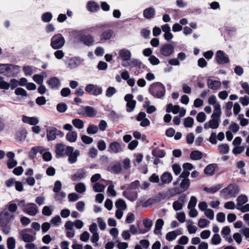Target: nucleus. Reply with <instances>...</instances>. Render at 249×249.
Instances as JSON below:
<instances>
[{
    "label": "nucleus",
    "instance_id": "nucleus-32",
    "mask_svg": "<svg viewBox=\"0 0 249 249\" xmlns=\"http://www.w3.org/2000/svg\"><path fill=\"white\" fill-rule=\"evenodd\" d=\"M143 224L145 227V229L140 231V233L142 234L145 233L150 231L152 226L153 222L151 219L146 218L143 220Z\"/></svg>",
    "mask_w": 249,
    "mask_h": 249
},
{
    "label": "nucleus",
    "instance_id": "nucleus-4",
    "mask_svg": "<svg viewBox=\"0 0 249 249\" xmlns=\"http://www.w3.org/2000/svg\"><path fill=\"white\" fill-rule=\"evenodd\" d=\"M65 44V39L61 34H57L51 39L50 45L54 50H59L63 47Z\"/></svg>",
    "mask_w": 249,
    "mask_h": 249
},
{
    "label": "nucleus",
    "instance_id": "nucleus-38",
    "mask_svg": "<svg viewBox=\"0 0 249 249\" xmlns=\"http://www.w3.org/2000/svg\"><path fill=\"white\" fill-rule=\"evenodd\" d=\"M82 41L87 46H91L94 43V39L91 35H84L82 36Z\"/></svg>",
    "mask_w": 249,
    "mask_h": 249
},
{
    "label": "nucleus",
    "instance_id": "nucleus-57",
    "mask_svg": "<svg viewBox=\"0 0 249 249\" xmlns=\"http://www.w3.org/2000/svg\"><path fill=\"white\" fill-rule=\"evenodd\" d=\"M221 242V238L218 234H214L211 240V243L214 245L219 244Z\"/></svg>",
    "mask_w": 249,
    "mask_h": 249
},
{
    "label": "nucleus",
    "instance_id": "nucleus-63",
    "mask_svg": "<svg viewBox=\"0 0 249 249\" xmlns=\"http://www.w3.org/2000/svg\"><path fill=\"white\" fill-rule=\"evenodd\" d=\"M56 109L59 112H64L67 109V106L65 103H61L57 105Z\"/></svg>",
    "mask_w": 249,
    "mask_h": 249
},
{
    "label": "nucleus",
    "instance_id": "nucleus-40",
    "mask_svg": "<svg viewBox=\"0 0 249 249\" xmlns=\"http://www.w3.org/2000/svg\"><path fill=\"white\" fill-rule=\"evenodd\" d=\"M152 154L154 157L162 158L165 157L166 152L164 150L160 149L159 148H155L153 150Z\"/></svg>",
    "mask_w": 249,
    "mask_h": 249
},
{
    "label": "nucleus",
    "instance_id": "nucleus-2",
    "mask_svg": "<svg viewBox=\"0 0 249 249\" xmlns=\"http://www.w3.org/2000/svg\"><path fill=\"white\" fill-rule=\"evenodd\" d=\"M19 71V67L10 64H0V74L7 77L16 76Z\"/></svg>",
    "mask_w": 249,
    "mask_h": 249
},
{
    "label": "nucleus",
    "instance_id": "nucleus-60",
    "mask_svg": "<svg viewBox=\"0 0 249 249\" xmlns=\"http://www.w3.org/2000/svg\"><path fill=\"white\" fill-rule=\"evenodd\" d=\"M108 117L112 121H117L121 117V115L117 113L115 111L112 110L108 115Z\"/></svg>",
    "mask_w": 249,
    "mask_h": 249
},
{
    "label": "nucleus",
    "instance_id": "nucleus-35",
    "mask_svg": "<svg viewBox=\"0 0 249 249\" xmlns=\"http://www.w3.org/2000/svg\"><path fill=\"white\" fill-rule=\"evenodd\" d=\"M164 225V221L162 219H158L156 222L154 232L155 234H161V230Z\"/></svg>",
    "mask_w": 249,
    "mask_h": 249
},
{
    "label": "nucleus",
    "instance_id": "nucleus-10",
    "mask_svg": "<svg viewBox=\"0 0 249 249\" xmlns=\"http://www.w3.org/2000/svg\"><path fill=\"white\" fill-rule=\"evenodd\" d=\"M22 211L31 216H35L39 212L37 206L34 203H27Z\"/></svg>",
    "mask_w": 249,
    "mask_h": 249
},
{
    "label": "nucleus",
    "instance_id": "nucleus-61",
    "mask_svg": "<svg viewBox=\"0 0 249 249\" xmlns=\"http://www.w3.org/2000/svg\"><path fill=\"white\" fill-rule=\"evenodd\" d=\"M116 92V89L115 88L110 87L108 88L106 91V95L107 97H112Z\"/></svg>",
    "mask_w": 249,
    "mask_h": 249
},
{
    "label": "nucleus",
    "instance_id": "nucleus-15",
    "mask_svg": "<svg viewBox=\"0 0 249 249\" xmlns=\"http://www.w3.org/2000/svg\"><path fill=\"white\" fill-rule=\"evenodd\" d=\"M70 146H66L62 143H58L56 145L55 153L57 158L63 157L67 156V151Z\"/></svg>",
    "mask_w": 249,
    "mask_h": 249
},
{
    "label": "nucleus",
    "instance_id": "nucleus-5",
    "mask_svg": "<svg viewBox=\"0 0 249 249\" xmlns=\"http://www.w3.org/2000/svg\"><path fill=\"white\" fill-rule=\"evenodd\" d=\"M248 197L245 195H240L236 199V209L242 213L249 212V204L244 205L248 202Z\"/></svg>",
    "mask_w": 249,
    "mask_h": 249
},
{
    "label": "nucleus",
    "instance_id": "nucleus-54",
    "mask_svg": "<svg viewBox=\"0 0 249 249\" xmlns=\"http://www.w3.org/2000/svg\"><path fill=\"white\" fill-rule=\"evenodd\" d=\"M26 137V132L24 130L18 131L16 134V139L18 141H22Z\"/></svg>",
    "mask_w": 249,
    "mask_h": 249
},
{
    "label": "nucleus",
    "instance_id": "nucleus-59",
    "mask_svg": "<svg viewBox=\"0 0 249 249\" xmlns=\"http://www.w3.org/2000/svg\"><path fill=\"white\" fill-rule=\"evenodd\" d=\"M194 119L192 117H187L184 121V125L186 127H192L194 124Z\"/></svg>",
    "mask_w": 249,
    "mask_h": 249
},
{
    "label": "nucleus",
    "instance_id": "nucleus-22",
    "mask_svg": "<svg viewBox=\"0 0 249 249\" xmlns=\"http://www.w3.org/2000/svg\"><path fill=\"white\" fill-rule=\"evenodd\" d=\"M22 121L31 125H36L39 122L38 118L36 117H29L26 115H22Z\"/></svg>",
    "mask_w": 249,
    "mask_h": 249
},
{
    "label": "nucleus",
    "instance_id": "nucleus-25",
    "mask_svg": "<svg viewBox=\"0 0 249 249\" xmlns=\"http://www.w3.org/2000/svg\"><path fill=\"white\" fill-rule=\"evenodd\" d=\"M207 84L208 87L213 90H217L221 85L220 81L210 78L207 79Z\"/></svg>",
    "mask_w": 249,
    "mask_h": 249
},
{
    "label": "nucleus",
    "instance_id": "nucleus-62",
    "mask_svg": "<svg viewBox=\"0 0 249 249\" xmlns=\"http://www.w3.org/2000/svg\"><path fill=\"white\" fill-rule=\"evenodd\" d=\"M53 209H51L50 207L45 206H44L42 211L43 215L45 216H50L52 214Z\"/></svg>",
    "mask_w": 249,
    "mask_h": 249
},
{
    "label": "nucleus",
    "instance_id": "nucleus-47",
    "mask_svg": "<svg viewBox=\"0 0 249 249\" xmlns=\"http://www.w3.org/2000/svg\"><path fill=\"white\" fill-rule=\"evenodd\" d=\"M22 239L26 243H31L36 240V237L28 233H23Z\"/></svg>",
    "mask_w": 249,
    "mask_h": 249
},
{
    "label": "nucleus",
    "instance_id": "nucleus-12",
    "mask_svg": "<svg viewBox=\"0 0 249 249\" xmlns=\"http://www.w3.org/2000/svg\"><path fill=\"white\" fill-rule=\"evenodd\" d=\"M14 218V215L7 211H3L0 213V226L7 224Z\"/></svg>",
    "mask_w": 249,
    "mask_h": 249
},
{
    "label": "nucleus",
    "instance_id": "nucleus-3",
    "mask_svg": "<svg viewBox=\"0 0 249 249\" xmlns=\"http://www.w3.org/2000/svg\"><path fill=\"white\" fill-rule=\"evenodd\" d=\"M239 191V188L236 184H230L220 191V194L224 198H234L238 195Z\"/></svg>",
    "mask_w": 249,
    "mask_h": 249
},
{
    "label": "nucleus",
    "instance_id": "nucleus-24",
    "mask_svg": "<svg viewBox=\"0 0 249 249\" xmlns=\"http://www.w3.org/2000/svg\"><path fill=\"white\" fill-rule=\"evenodd\" d=\"M121 164L118 162H114L110 164L108 170L114 174H119L122 171Z\"/></svg>",
    "mask_w": 249,
    "mask_h": 249
},
{
    "label": "nucleus",
    "instance_id": "nucleus-55",
    "mask_svg": "<svg viewBox=\"0 0 249 249\" xmlns=\"http://www.w3.org/2000/svg\"><path fill=\"white\" fill-rule=\"evenodd\" d=\"M7 245L8 249H14L16 246L15 239L12 237H9L7 240Z\"/></svg>",
    "mask_w": 249,
    "mask_h": 249
},
{
    "label": "nucleus",
    "instance_id": "nucleus-39",
    "mask_svg": "<svg viewBox=\"0 0 249 249\" xmlns=\"http://www.w3.org/2000/svg\"><path fill=\"white\" fill-rule=\"evenodd\" d=\"M214 107V110L213 114L211 115V118H214L217 119H220L221 115V106L220 105H215Z\"/></svg>",
    "mask_w": 249,
    "mask_h": 249
},
{
    "label": "nucleus",
    "instance_id": "nucleus-50",
    "mask_svg": "<svg viewBox=\"0 0 249 249\" xmlns=\"http://www.w3.org/2000/svg\"><path fill=\"white\" fill-rule=\"evenodd\" d=\"M75 190L78 193H83L86 190V185L84 183H78L75 186Z\"/></svg>",
    "mask_w": 249,
    "mask_h": 249
},
{
    "label": "nucleus",
    "instance_id": "nucleus-53",
    "mask_svg": "<svg viewBox=\"0 0 249 249\" xmlns=\"http://www.w3.org/2000/svg\"><path fill=\"white\" fill-rule=\"evenodd\" d=\"M9 88L10 85H9V83L4 80L3 77L0 76V89L8 90Z\"/></svg>",
    "mask_w": 249,
    "mask_h": 249
},
{
    "label": "nucleus",
    "instance_id": "nucleus-26",
    "mask_svg": "<svg viewBox=\"0 0 249 249\" xmlns=\"http://www.w3.org/2000/svg\"><path fill=\"white\" fill-rule=\"evenodd\" d=\"M106 25L105 23H98L88 28L87 30L91 33H97L101 30H104Z\"/></svg>",
    "mask_w": 249,
    "mask_h": 249
},
{
    "label": "nucleus",
    "instance_id": "nucleus-34",
    "mask_svg": "<svg viewBox=\"0 0 249 249\" xmlns=\"http://www.w3.org/2000/svg\"><path fill=\"white\" fill-rule=\"evenodd\" d=\"M77 133L76 131H71L67 133L66 135V139L70 142H74L77 140Z\"/></svg>",
    "mask_w": 249,
    "mask_h": 249
},
{
    "label": "nucleus",
    "instance_id": "nucleus-20",
    "mask_svg": "<svg viewBox=\"0 0 249 249\" xmlns=\"http://www.w3.org/2000/svg\"><path fill=\"white\" fill-rule=\"evenodd\" d=\"M220 119L214 118H211V119L208 122L204 124V128L205 129L209 128L216 129L218 127Z\"/></svg>",
    "mask_w": 249,
    "mask_h": 249
},
{
    "label": "nucleus",
    "instance_id": "nucleus-46",
    "mask_svg": "<svg viewBox=\"0 0 249 249\" xmlns=\"http://www.w3.org/2000/svg\"><path fill=\"white\" fill-rule=\"evenodd\" d=\"M190 175V172L183 169L182 172L178 177L177 180L174 182V185H176L178 184L181 178L182 179H189L188 177Z\"/></svg>",
    "mask_w": 249,
    "mask_h": 249
},
{
    "label": "nucleus",
    "instance_id": "nucleus-31",
    "mask_svg": "<svg viewBox=\"0 0 249 249\" xmlns=\"http://www.w3.org/2000/svg\"><path fill=\"white\" fill-rule=\"evenodd\" d=\"M87 8L90 12H95L100 9V6L96 2L89 1L87 4Z\"/></svg>",
    "mask_w": 249,
    "mask_h": 249
},
{
    "label": "nucleus",
    "instance_id": "nucleus-37",
    "mask_svg": "<svg viewBox=\"0 0 249 249\" xmlns=\"http://www.w3.org/2000/svg\"><path fill=\"white\" fill-rule=\"evenodd\" d=\"M180 110V107L178 105L174 106L172 104L170 103L166 106V111L168 113L173 112V113L176 114Z\"/></svg>",
    "mask_w": 249,
    "mask_h": 249
},
{
    "label": "nucleus",
    "instance_id": "nucleus-49",
    "mask_svg": "<svg viewBox=\"0 0 249 249\" xmlns=\"http://www.w3.org/2000/svg\"><path fill=\"white\" fill-rule=\"evenodd\" d=\"M193 222L191 220L187 221V227L188 229V232L190 234L195 233L197 230L196 226L193 225Z\"/></svg>",
    "mask_w": 249,
    "mask_h": 249
},
{
    "label": "nucleus",
    "instance_id": "nucleus-1",
    "mask_svg": "<svg viewBox=\"0 0 249 249\" xmlns=\"http://www.w3.org/2000/svg\"><path fill=\"white\" fill-rule=\"evenodd\" d=\"M165 87L160 82L152 84L149 89V93L155 98L163 99L165 94Z\"/></svg>",
    "mask_w": 249,
    "mask_h": 249
},
{
    "label": "nucleus",
    "instance_id": "nucleus-23",
    "mask_svg": "<svg viewBox=\"0 0 249 249\" xmlns=\"http://www.w3.org/2000/svg\"><path fill=\"white\" fill-rule=\"evenodd\" d=\"M113 34V31L111 29H107L103 31L100 35V41L102 42H104L109 40L112 37Z\"/></svg>",
    "mask_w": 249,
    "mask_h": 249
},
{
    "label": "nucleus",
    "instance_id": "nucleus-51",
    "mask_svg": "<svg viewBox=\"0 0 249 249\" xmlns=\"http://www.w3.org/2000/svg\"><path fill=\"white\" fill-rule=\"evenodd\" d=\"M98 127L97 125L94 124H89L87 128V133L89 135H93L96 134L98 131Z\"/></svg>",
    "mask_w": 249,
    "mask_h": 249
},
{
    "label": "nucleus",
    "instance_id": "nucleus-36",
    "mask_svg": "<svg viewBox=\"0 0 249 249\" xmlns=\"http://www.w3.org/2000/svg\"><path fill=\"white\" fill-rule=\"evenodd\" d=\"M173 177L169 172L164 173L160 177V179L163 184H168L171 182Z\"/></svg>",
    "mask_w": 249,
    "mask_h": 249
},
{
    "label": "nucleus",
    "instance_id": "nucleus-33",
    "mask_svg": "<svg viewBox=\"0 0 249 249\" xmlns=\"http://www.w3.org/2000/svg\"><path fill=\"white\" fill-rule=\"evenodd\" d=\"M87 172L84 168L78 170L73 175L72 180L74 181L79 180L84 178Z\"/></svg>",
    "mask_w": 249,
    "mask_h": 249
},
{
    "label": "nucleus",
    "instance_id": "nucleus-17",
    "mask_svg": "<svg viewBox=\"0 0 249 249\" xmlns=\"http://www.w3.org/2000/svg\"><path fill=\"white\" fill-rule=\"evenodd\" d=\"M216 60L219 64H224L229 62L228 56L222 51L219 50L215 55Z\"/></svg>",
    "mask_w": 249,
    "mask_h": 249
},
{
    "label": "nucleus",
    "instance_id": "nucleus-30",
    "mask_svg": "<svg viewBox=\"0 0 249 249\" xmlns=\"http://www.w3.org/2000/svg\"><path fill=\"white\" fill-rule=\"evenodd\" d=\"M155 12V9L153 7H149L143 10V16L147 19H150L154 17Z\"/></svg>",
    "mask_w": 249,
    "mask_h": 249
},
{
    "label": "nucleus",
    "instance_id": "nucleus-11",
    "mask_svg": "<svg viewBox=\"0 0 249 249\" xmlns=\"http://www.w3.org/2000/svg\"><path fill=\"white\" fill-rule=\"evenodd\" d=\"M47 138L48 141H53L56 139V136L61 134L62 132L60 130L53 127H49L46 130Z\"/></svg>",
    "mask_w": 249,
    "mask_h": 249
},
{
    "label": "nucleus",
    "instance_id": "nucleus-13",
    "mask_svg": "<svg viewBox=\"0 0 249 249\" xmlns=\"http://www.w3.org/2000/svg\"><path fill=\"white\" fill-rule=\"evenodd\" d=\"M85 91L94 96H97L102 93V89L97 85L89 84L85 88Z\"/></svg>",
    "mask_w": 249,
    "mask_h": 249
},
{
    "label": "nucleus",
    "instance_id": "nucleus-44",
    "mask_svg": "<svg viewBox=\"0 0 249 249\" xmlns=\"http://www.w3.org/2000/svg\"><path fill=\"white\" fill-rule=\"evenodd\" d=\"M106 188V186L100 182L95 183L93 186V189L95 192H103Z\"/></svg>",
    "mask_w": 249,
    "mask_h": 249
},
{
    "label": "nucleus",
    "instance_id": "nucleus-19",
    "mask_svg": "<svg viewBox=\"0 0 249 249\" xmlns=\"http://www.w3.org/2000/svg\"><path fill=\"white\" fill-rule=\"evenodd\" d=\"M123 195L131 201H134L138 197V193L136 191H132L127 188L123 192Z\"/></svg>",
    "mask_w": 249,
    "mask_h": 249
},
{
    "label": "nucleus",
    "instance_id": "nucleus-9",
    "mask_svg": "<svg viewBox=\"0 0 249 249\" xmlns=\"http://www.w3.org/2000/svg\"><path fill=\"white\" fill-rule=\"evenodd\" d=\"M118 52V58L122 61V63L126 62L131 58L132 54L131 52L126 49L122 48L117 50Z\"/></svg>",
    "mask_w": 249,
    "mask_h": 249
},
{
    "label": "nucleus",
    "instance_id": "nucleus-21",
    "mask_svg": "<svg viewBox=\"0 0 249 249\" xmlns=\"http://www.w3.org/2000/svg\"><path fill=\"white\" fill-rule=\"evenodd\" d=\"M49 87L53 89H58L60 86L61 83L60 80L56 77H53L50 78L47 81Z\"/></svg>",
    "mask_w": 249,
    "mask_h": 249
},
{
    "label": "nucleus",
    "instance_id": "nucleus-58",
    "mask_svg": "<svg viewBox=\"0 0 249 249\" xmlns=\"http://www.w3.org/2000/svg\"><path fill=\"white\" fill-rule=\"evenodd\" d=\"M15 93L17 95H21L22 96L27 97L28 94L27 91L23 88H18L15 90Z\"/></svg>",
    "mask_w": 249,
    "mask_h": 249
},
{
    "label": "nucleus",
    "instance_id": "nucleus-8",
    "mask_svg": "<svg viewBox=\"0 0 249 249\" xmlns=\"http://www.w3.org/2000/svg\"><path fill=\"white\" fill-rule=\"evenodd\" d=\"M175 51V46L170 43H166L161 45L160 49L161 55L164 57L170 56Z\"/></svg>",
    "mask_w": 249,
    "mask_h": 249
},
{
    "label": "nucleus",
    "instance_id": "nucleus-64",
    "mask_svg": "<svg viewBox=\"0 0 249 249\" xmlns=\"http://www.w3.org/2000/svg\"><path fill=\"white\" fill-rule=\"evenodd\" d=\"M148 60L150 62V64L152 65H157L160 63V60L156 57L155 55H151L149 58Z\"/></svg>",
    "mask_w": 249,
    "mask_h": 249
},
{
    "label": "nucleus",
    "instance_id": "nucleus-52",
    "mask_svg": "<svg viewBox=\"0 0 249 249\" xmlns=\"http://www.w3.org/2000/svg\"><path fill=\"white\" fill-rule=\"evenodd\" d=\"M115 206L118 210H124L126 205L124 201L122 199H118L115 203Z\"/></svg>",
    "mask_w": 249,
    "mask_h": 249
},
{
    "label": "nucleus",
    "instance_id": "nucleus-45",
    "mask_svg": "<svg viewBox=\"0 0 249 249\" xmlns=\"http://www.w3.org/2000/svg\"><path fill=\"white\" fill-rule=\"evenodd\" d=\"M190 158L193 160H199L202 158V153L199 151H193L190 154Z\"/></svg>",
    "mask_w": 249,
    "mask_h": 249
},
{
    "label": "nucleus",
    "instance_id": "nucleus-7",
    "mask_svg": "<svg viewBox=\"0 0 249 249\" xmlns=\"http://www.w3.org/2000/svg\"><path fill=\"white\" fill-rule=\"evenodd\" d=\"M67 156L68 157V161L71 164H74L78 160V157L80 155V152L78 149L74 150V148L69 146L67 151Z\"/></svg>",
    "mask_w": 249,
    "mask_h": 249
},
{
    "label": "nucleus",
    "instance_id": "nucleus-41",
    "mask_svg": "<svg viewBox=\"0 0 249 249\" xmlns=\"http://www.w3.org/2000/svg\"><path fill=\"white\" fill-rule=\"evenodd\" d=\"M223 184H218L210 188L205 187L204 190L210 194H214L223 187Z\"/></svg>",
    "mask_w": 249,
    "mask_h": 249
},
{
    "label": "nucleus",
    "instance_id": "nucleus-43",
    "mask_svg": "<svg viewBox=\"0 0 249 249\" xmlns=\"http://www.w3.org/2000/svg\"><path fill=\"white\" fill-rule=\"evenodd\" d=\"M215 166L216 165L215 164H209L204 169V173L208 175H213L215 171Z\"/></svg>",
    "mask_w": 249,
    "mask_h": 249
},
{
    "label": "nucleus",
    "instance_id": "nucleus-56",
    "mask_svg": "<svg viewBox=\"0 0 249 249\" xmlns=\"http://www.w3.org/2000/svg\"><path fill=\"white\" fill-rule=\"evenodd\" d=\"M53 18V15L50 12H46L42 14L41 16L42 20L44 22H50Z\"/></svg>",
    "mask_w": 249,
    "mask_h": 249
},
{
    "label": "nucleus",
    "instance_id": "nucleus-42",
    "mask_svg": "<svg viewBox=\"0 0 249 249\" xmlns=\"http://www.w3.org/2000/svg\"><path fill=\"white\" fill-rule=\"evenodd\" d=\"M71 123L73 126L79 129H81L84 128V122L79 119H74L71 121Z\"/></svg>",
    "mask_w": 249,
    "mask_h": 249
},
{
    "label": "nucleus",
    "instance_id": "nucleus-28",
    "mask_svg": "<svg viewBox=\"0 0 249 249\" xmlns=\"http://www.w3.org/2000/svg\"><path fill=\"white\" fill-rule=\"evenodd\" d=\"M83 60L80 57H75L70 59L69 63V67L71 69H75L81 64Z\"/></svg>",
    "mask_w": 249,
    "mask_h": 249
},
{
    "label": "nucleus",
    "instance_id": "nucleus-29",
    "mask_svg": "<svg viewBox=\"0 0 249 249\" xmlns=\"http://www.w3.org/2000/svg\"><path fill=\"white\" fill-rule=\"evenodd\" d=\"M190 181L189 179H182L179 184V190L177 192L180 193L186 191L190 187Z\"/></svg>",
    "mask_w": 249,
    "mask_h": 249
},
{
    "label": "nucleus",
    "instance_id": "nucleus-18",
    "mask_svg": "<svg viewBox=\"0 0 249 249\" xmlns=\"http://www.w3.org/2000/svg\"><path fill=\"white\" fill-rule=\"evenodd\" d=\"M122 66L124 67H129L131 68L134 67H138L141 68L143 64L138 59L135 58H130L128 61L126 62L121 63Z\"/></svg>",
    "mask_w": 249,
    "mask_h": 249
},
{
    "label": "nucleus",
    "instance_id": "nucleus-16",
    "mask_svg": "<svg viewBox=\"0 0 249 249\" xmlns=\"http://www.w3.org/2000/svg\"><path fill=\"white\" fill-rule=\"evenodd\" d=\"M133 96L132 94H126L124 97V100L127 102V111L131 112L135 107L136 102L133 99Z\"/></svg>",
    "mask_w": 249,
    "mask_h": 249
},
{
    "label": "nucleus",
    "instance_id": "nucleus-6",
    "mask_svg": "<svg viewBox=\"0 0 249 249\" xmlns=\"http://www.w3.org/2000/svg\"><path fill=\"white\" fill-rule=\"evenodd\" d=\"M97 113L95 109L89 106H82L77 110V113L84 117H93Z\"/></svg>",
    "mask_w": 249,
    "mask_h": 249
},
{
    "label": "nucleus",
    "instance_id": "nucleus-48",
    "mask_svg": "<svg viewBox=\"0 0 249 249\" xmlns=\"http://www.w3.org/2000/svg\"><path fill=\"white\" fill-rule=\"evenodd\" d=\"M218 150L221 154H227L229 151V147L227 144L223 143L218 146Z\"/></svg>",
    "mask_w": 249,
    "mask_h": 249
},
{
    "label": "nucleus",
    "instance_id": "nucleus-14",
    "mask_svg": "<svg viewBox=\"0 0 249 249\" xmlns=\"http://www.w3.org/2000/svg\"><path fill=\"white\" fill-rule=\"evenodd\" d=\"M122 145L117 142H111L108 146V151L111 154H118L123 151Z\"/></svg>",
    "mask_w": 249,
    "mask_h": 249
},
{
    "label": "nucleus",
    "instance_id": "nucleus-27",
    "mask_svg": "<svg viewBox=\"0 0 249 249\" xmlns=\"http://www.w3.org/2000/svg\"><path fill=\"white\" fill-rule=\"evenodd\" d=\"M182 233V232L181 230L177 229L168 232L166 235V239L169 241H172L175 240L177 236L181 235Z\"/></svg>",
    "mask_w": 249,
    "mask_h": 249
}]
</instances>
